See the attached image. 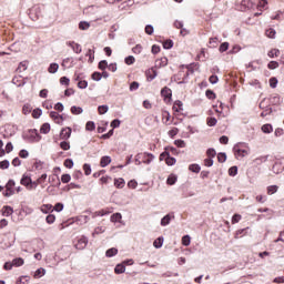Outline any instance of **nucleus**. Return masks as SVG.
I'll use <instances>...</instances> for the list:
<instances>
[{"label":"nucleus","instance_id":"obj_1","mask_svg":"<svg viewBox=\"0 0 284 284\" xmlns=\"http://www.w3.org/2000/svg\"><path fill=\"white\" fill-rule=\"evenodd\" d=\"M154 161V154L152 153H138L135 155V165H141V163H144L145 165H150Z\"/></svg>","mask_w":284,"mask_h":284},{"label":"nucleus","instance_id":"obj_2","mask_svg":"<svg viewBox=\"0 0 284 284\" xmlns=\"http://www.w3.org/2000/svg\"><path fill=\"white\" fill-rule=\"evenodd\" d=\"M233 152L236 159H243L244 156H247V154H250V146H247L245 143H237L233 148Z\"/></svg>","mask_w":284,"mask_h":284},{"label":"nucleus","instance_id":"obj_3","mask_svg":"<svg viewBox=\"0 0 284 284\" xmlns=\"http://www.w3.org/2000/svg\"><path fill=\"white\" fill-rule=\"evenodd\" d=\"M14 185H17L14 180H9L4 186L6 191L2 193L3 196L6 197L14 196Z\"/></svg>","mask_w":284,"mask_h":284},{"label":"nucleus","instance_id":"obj_4","mask_svg":"<svg viewBox=\"0 0 284 284\" xmlns=\"http://www.w3.org/2000/svg\"><path fill=\"white\" fill-rule=\"evenodd\" d=\"M239 8L241 12H245V10H252V8H254V2H252V0H242Z\"/></svg>","mask_w":284,"mask_h":284},{"label":"nucleus","instance_id":"obj_5","mask_svg":"<svg viewBox=\"0 0 284 284\" xmlns=\"http://www.w3.org/2000/svg\"><path fill=\"white\" fill-rule=\"evenodd\" d=\"M75 250H85L88 247V237L82 236L80 237L75 244H74Z\"/></svg>","mask_w":284,"mask_h":284},{"label":"nucleus","instance_id":"obj_6","mask_svg":"<svg viewBox=\"0 0 284 284\" xmlns=\"http://www.w3.org/2000/svg\"><path fill=\"white\" fill-rule=\"evenodd\" d=\"M72 136V129L71 128H64L60 132V139L61 141H68Z\"/></svg>","mask_w":284,"mask_h":284},{"label":"nucleus","instance_id":"obj_7","mask_svg":"<svg viewBox=\"0 0 284 284\" xmlns=\"http://www.w3.org/2000/svg\"><path fill=\"white\" fill-rule=\"evenodd\" d=\"M50 118L54 121V123H58V125H62L63 124V115L51 111L50 112Z\"/></svg>","mask_w":284,"mask_h":284},{"label":"nucleus","instance_id":"obj_8","mask_svg":"<svg viewBox=\"0 0 284 284\" xmlns=\"http://www.w3.org/2000/svg\"><path fill=\"white\" fill-rule=\"evenodd\" d=\"M161 97L164 98V101H170L172 99V89L168 88V87H164L161 90Z\"/></svg>","mask_w":284,"mask_h":284},{"label":"nucleus","instance_id":"obj_9","mask_svg":"<svg viewBox=\"0 0 284 284\" xmlns=\"http://www.w3.org/2000/svg\"><path fill=\"white\" fill-rule=\"evenodd\" d=\"M67 45H69V48H71L73 50V52H75V54H81V52H82L81 44H79L74 41H70V42H67Z\"/></svg>","mask_w":284,"mask_h":284},{"label":"nucleus","instance_id":"obj_10","mask_svg":"<svg viewBox=\"0 0 284 284\" xmlns=\"http://www.w3.org/2000/svg\"><path fill=\"white\" fill-rule=\"evenodd\" d=\"M156 69L150 68L145 71L146 81H154L156 79Z\"/></svg>","mask_w":284,"mask_h":284},{"label":"nucleus","instance_id":"obj_11","mask_svg":"<svg viewBox=\"0 0 284 284\" xmlns=\"http://www.w3.org/2000/svg\"><path fill=\"white\" fill-rule=\"evenodd\" d=\"M21 185H24L27 190H30V185L32 183V178L29 175L23 174L22 179L20 180Z\"/></svg>","mask_w":284,"mask_h":284},{"label":"nucleus","instance_id":"obj_12","mask_svg":"<svg viewBox=\"0 0 284 284\" xmlns=\"http://www.w3.org/2000/svg\"><path fill=\"white\" fill-rule=\"evenodd\" d=\"M112 163V158L104 155L101 158L100 160V166L101 168H108V165H110Z\"/></svg>","mask_w":284,"mask_h":284},{"label":"nucleus","instance_id":"obj_13","mask_svg":"<svg viewBox=\"0 0 284 284\" xmlns=\"http://www.w3.org/2000/svg\"><path fill=\"white\" fill-rule=\"evenodd\" d=\"M168 65V58L162 57L155 61V68H165Z\"/></svg>","mask_w":284,"mask_h":284},{"label":"nucleus","instance_id":"obj_14","mask_svg":"<svg viewBox=\"0 0 284 284\" xmlns=\"http://www.w3.org/2000/svg\"><path fill=\"white\" fill-rule=\"evenodd\" d=\"M12 214H14L12 206L6 205L2 207V216H12Z\"/></svg>","mask_w":284,"mask_h":284},{"label":"nucleus","instance_id":"obj_15","mask_svg":"<svg viewBox=\"0 0 284 284\" xmlns=\"http://www.w3.org/2000/svg\"><path fill=\"white\" fill-rule=\"evenodd\" d=\"M114 186L118 187V190H123V187H125V180H123V178L115 179Z\"/></svg>","mask_w":284,"mask_h":284},{"label":"nucleus","instance_id":"obj_16","mask_svg":"<svg viewBox=\"0 0 284 284\" xmlns=\"http://www.w3.org/2000/svg\"><path fill=\"white\" fill-rule=\"evenodd\" d=\"M173 112H183V102L178 100L173 103Z\"/></svg>","mask_w":284,"mask_h":284},{"label":"nucleus","instance_id":"obj_17","mask_svg":"<svg viewBox=\"0 0 284 284\" xmlns=\"http://www.w3.org/2000/svg\"><path fill=\"white\" fill-rule=\"evenodd\" d=\"M30 136H32L33 141L39 142L41 141V135L39 134V131L37 129L30 130Z\"/></svg>","mask_w":284,"mask_h":284},{"label":"nucleus","instance_id":"obj_18","mask_svg":"<svg viewBox=\"0 0 284 284\" xmlns=\"http://www.w3.org/2000/svg\"><path fill=\"white\" fill-rule=\"evenodd\" d=\"M262 132H264V134H272L274 128H272V124H264L262 125Z\"/></svg>","mask_w":284,"mask_h":284},{"label":"nucleus","instance_id":"obj_19","mask_svg":"<svg viewBox=\"0 0 284 284\" xmlns=\"http://www.w3.org/2000/svg\"><path fill=\"white\" fill-rule=\"evenodd\" d=\"M118 254H119V250H116L115 247L109 248L105 253L108 258H112V256H116Z\"/></svg>","mask_w":284,"mask_h":284},{"label":"nucleus","instance_id":"obj_20","mask_svg":"<svg viewBox=\"0 0 284 284\" xmlns=\"http://www.w3.org/2000/svg\"><path fill=\"white\" fill-rule=\"evenodd\" d=\"M24 263L26 261H23V258L21 257H17L12 260L13 267H21V265H23Z\"/></svg>","mask_w":284,"mask_h":284},{"label":"nucleus","instance_id":"obj_21","mask_svg":"<svg viewBox=\"0 0 284 284\" xmlns=\"http://www.w3.org/2000/svg\"><path fill=\"white\" fill-rule=\"evenodd\" d=\"M52 204H43L40 210L43 214H48L52 212Z\"/></svg>","mask_w":284,"mask_h":284},{"label":"nucleus","instance_id":"obj_22","mask_svg":"<svg viewBox=\"0 0 284 284\" xmlns=\"http://www.w3.org/2000/svg\"><path fill=\"white\" fill-rule=\"evenodd\" d=\"M190 172H194L195 174H199L201 172V165L199 164H190L189 165Z\"/></svg>","mask_w":284,"mask_h":284},{"label":"nucleus","instance_id":"obj_23","mask_svg":"<svg viewBox=\"0 0 284 284\" xmlns=\"http://www.w3.org/2000/svg\"><path fill=\"white\" fill-rule=\"evenodd\" d=\"M280 54H281V50L272 49L271 51H268L267 57H270V59H274V57H280Z\"/></svg>","mask_w":284,"mask_h":284},{"label":"nucleus","instance_id":"obj_24","mask_svg":"<svg viewBox=\"0 0 284 284\" xmlns=\"http://www.w3.org/2000/svg\"><path fill=\"white\" fill-rule=\"evenodd\" d=\"M108 214H112V209H102L97 212L98 216H105Z\"/></svg>","mask_w":284,"mask_h":284},{"label":"nucleus","instance_id":"obj_25","mask_svg":"<svg viewBox=\"0 0 284 284\" xmlns=\"http://www.w3.org/2000/svg\"><path fill=\"white\" fill-rule=\"evenodd\" d=\"M170 221H172V216L168 214L161 220V225L165 227V225H170Z\"/></svg>","mask_w":284,"mask_h":284},{"label":"nucleus","instance_id":"obj_26","mask_svg":"<svg viewBox=\"0 0 284 284\" xmlns=\"http://www.w3.org/2000/svg\"><path fill=\"white\" fill-rule=\"evenodd\" d=\"M41 276H45V271L44 268H38L34 272L33 278H41Z\"/></svg>","mask_w":284,"mask_h":284},{"label":"nucleus","instance_id":"obj_27","mask_svg":"<svg viewBox=\"0 0 284 284\" xmlns=\"http://www.w3.org/2000/svg\"><path fill=\"white\" fill-rule=\"evenodd\" d=\"M264 8H267V0H260L257 3V10H260V12H263Z\"/></svg>","mask_w":284,"mask_h":284},{"label":"nucleus","instance_id":"obj_28","mask_svg":"<svg viewBox=\"0 0 284 284\" xmlns=\"http://www.w3.org/2000/svg\"><path fill=\"white\" fill-rule=\"evenodd\" d=\"M115 274H123L125 272V265L118 264L114 268Z\"/></svg>","mask_w":284,"mask_h":284},{"label":"nucleus","instance_id":"obj_29","mask_svg":"<svg viewBox=\"0 0 284 284\" xmlns=\"http://www.w3.org/2000/svg\"><path fill=\"white\" fill-rule=\"evenodd\" d=\"M40 132L41 134H48L50 132V123L42 124V126L40 128Z\"/></svg>","mask_w":284,"mask_h":284},{"label":"nucleus","instance_id":"obj_30","mask_svg":"<svg viewBox=\"0 0 284 284\" xmlns=\"http://www.w3.org/2000/svg\"><path fill=\"white\" fill-rule=\"evenodd\" d=\"M277 192H278V186L277 185L267 186V194L268 195L276 194Z\"/></svg>","mask_w":284,"mask_h":284},{"label":"nucleus","instance_id":"obj_31","mask_svg":"<svg viewBox=\"0 0 284 284\" xmlns=\"http://www.w3.org/2000/svg\"><path fill=\"white\" fill-rule=\"evenodd\" d=\"M216 123H219L216 118H207L206 119V124L209 125V128H214V125H216Z\"/></svg>","mask_w":284,"mask_h":284},{"label":"nucleus","instance_id":"obj_32","mask_svg":"<svg viewBox=\"0 0 284 284\" xmlns=\"http://www.w3.org/2000/svg\"><path fill=\"white\" fill-rule=\"evenodd\" d=\"M122 215L121 213H114L111 215V223H119V221H121Z\"/></svg>","mask_w":284,"mask_h":284},{"label":"nucleus","instance_id":"obj_33","mask_svg":"<svg viewBox=\"0 0 284 284\" xmlns=\"http://www.w3.org/2000/svg\"><path fill=\"white\" fill-rule=\"evenodd\" d=\"M97 129V125L94 124V122L89 121L85 124V130H88L89 132H94V130Z\"/></svg>","mask_w":284,"mask_h":284},{"label":"nucleus","instance_id":"obj_34","mask_svg":"<svg viewBox=\"0 0 284 284\" xmlns=\"http://www.w3.org/2000/svg\"><path fill=\"white\" fill-rule=\"evenodd\" d=\"M60 148L61 150H64V151L70 150V141L63 140L62 142H60Z\"/></svg>","mask_w":284,"mask_h":284},{"label":"nucleus","instance_id":"obj_35","mask_svg":"<svg viewBox=\"0 0 284 284\" xmlns=\"http://www.w3.org/2000/svg\"><path fill=\"white\" fill-rule=\"evenodd\" d=\"M266 37H268V39H274V37H276V30L270 28L265 31Z\"/></svg>","mask_w":284,"mask_h":284},{"label":"nucleus","instance_id":"obj_36","mask_svg":"<svg viewBox=\"0 0 284 284\" xmlns=\"http://www.w3.org/2000/svg\"><path fill=\"white\" fill-rule=\"evenodd\" d=\"M153 246L156 247V250H159L160 247H163V237H158V239L153 242Z\"/></svg>","mask_w":284,"mask_h":284},{"label":"nucleus","instance_id":"obj_37","mask_svg":"<svg viewBox=\"0 0 284 284\" xmlns=\"http://www.w3.org/2000/svg\"><path fill=\"white\" fill-rule=\"evenodd\" d=\"M59 70V64L58 63H51L48 71L50 74H54Z\"/></svg>","mask_w":284,"mask_h":284},{"label":"nucleus","instance_id":"obj_38","mask_svg":"<svg viewBox=\"0 0 284 284\" xmlns=\"http://www.w3.org/2000/svg\"><path fill=\"white\" fill-rule=\"evenodd\" d=\"M57 221V216L54 214H49L47 217H45V222L49 224V225H52V223H54Z\"/></svg>","mask_w":284,"mask_h":284},{"label":"nucleus","instance_id":"obj_39","mask_svg":"<svg viewBox=\"0 0 284 284\" xmlns=\"http://www.w3.org/2000/svg\"><path fill=\"white\" fill-rule=\"evenodd\" d=\"M63 165H64V168L72 170V168H74V162L72 161V159H67V160H64Z\"/></svg>","mask_w":284,"mask_h":284},{"label":"nucleus","instance_id":"obj_40","mask_svg":"<svg viewBox=\"0 0 284 284\" xmlns=\"http://www.w3.org/2000/svg\"><path fill=\"white\" fill-rule=\"evenodd\" d=\"M173 45H174V42H172V40H165L163 42V49L164 50H170L171 48H173Z\"/></svg>","mask_w":284,"mask_h":284},{"label":"nucleus","instance_id":"obj_41","mask_svg":"<svg viewBox=\"0 0 284 284\" xmlns=\"http://www.w3.org/2000/svg\"><path fill=\"white\" fill-rule=\"evenodd\" d=\"M132 52L133 54H141V52H143V47L141 44H136L132 48Z\"/></svg>","mask_w":284,"mask_h":284},{"label":"nucleus","instance_id":"obj_42","mask_svg":"<svg viewBox=\"0 0 284 284\" xmlns=\"http://www.w3.org/2000/svg\"><path fill=\"white\" fill-rule=\"evenodd\" d=\"M190 243H191V237L190 235H184L182 237V245H184L185 247L190 246Z\"/></svg>","mask_w":284,"mask_h":284},{"label":"nucleus","instance_id":"obj_43","mask_svg":"<svg viewBox=\"0 0 284 284\" xmlns=\"http://www.w3.org/2000/svg\"><path fill=\"white\" fill-rule=\"evenodd\" d=\"M236 174H239V168L237 166H231L229 169V175L230 176H236Z\"/></svg>","mask_w":284,"mask_h":284},{"label":"nucleus","instance_id":"obj_44","mask_svg":"<svg viewBox=\"0 0 284 284\" xmlns=\"http://www.w3.org/2000/svg\"><path fill=\"white\" fill-rule=\"evenodd\" d=\"M217 161L219 163H225V161H227V155L225 153H219Z\"/></svg>","mask_w":284,"mask_h":284},{"label":"nucleus","instance_id":"obj_45","mask_svg":"<svg viewBox=\"0 0 284 284\" xmlns=\"http://www.w3.org/2000/svg\"><path fill=\"white\" fill-rule=\"evenodd\" d=\"M83 171H84L85 176H90V174H92V168L90 166V164H84Z\"/></svg>","mask_w":284,"mask_h":284},{"label":"nucleus","instance_id":"obj_46","mask_svg":"<svg viewBox=\"0 0 284 284\" xmlns=\"http://www.w3.org/2000/svg\"><path fill=\"white\" fill-rule=\"evenodd\" d=\"M82 112H83V109L81 106H71L72 114H81Z\"/></svg>","mask_w":284,"mask_h":284},{"label":"nucleus","instance_id":"obj_47","mask_svg":"<svg viewBox=\"0 0 284 284\" xmlns=\"http://www.w3.org/2000/svg\"><path fill=\"white\" fill-rule=\"evenodd\" d=\"M165 163L166 165H174L176 163V159L170 156L169 154V156L165 158Z\"/></svg>","mask_w":284,"mask_h":284},{"label":"nucleus","instance_id":"obj_48","mask_svg":"<svg viewBox=\"0 0 284 284\" xmlns=\"http://www.w3.org/2000/svg\"><path fill=\"white\" fill-rule=\"evenodd\" d=\"M169 136L171 139H174L176 136V134H179V129L178 128H173L168 132Z\"/></svg>","mask_w":284,"mask_h":284},{"label":"nucleus","instance_id":"obj_49","mask_svg":"<svg viewBox=\"0 0 284 284\" xmlns=\"http://www.w3.org/2000/svg\"><path fill=\"white\" fill-rule=\"evenodd\" d=\"M10 168V162L8 160L0 162V170H8Z\"/></svg>","mask_w":284,"mask_h":284},{"label":"nucleus","instance_id":"obj_50","mask_svg":"<svg viewBox=\"0 0 284 284\" xmlns=\"http://www.w3.org/2000/svg\"><path fill=\"white\" fill-rule=\"evenodd\" d=\"M124 61H125L126 65H133V63L136 61V59H134L133 55H129L125 58Z\"/></svg>","mask_w":284,"mask_h":284},{"label":"nucleus","instance_id":"obj_51","mask_svg":"<svg viewBox=\"0 0 284 284\" xmlns=\"http://www.w3.org/2000/svg\"><path fill=\"white\" fill-rule=\"evenodd\" d=\"M206 156H209V159H214V156H216V150L214 149H209L206 151Z\"/></svg>","mask_w":284,"mask_h":284},{"label":"nucleus","instance_id":"obj_52","mask_svg":"<svg viewBox=\"0 0 284 284\" xmlns=\"http://www.w3.org/2000/svg\"><path fill=\"white\" fill-rule=\"evenodd\" d=\"M71 180H72V176H70V174H62L61 176L62 183H70Z\"/></svg>","mask_w":284,"mask_h":284},{"label":"nucleus","instance_id":"obj_53","mask_svg":"<svg viewBox=\"0 0 284 284\" xmlns=\"http://www.w3.org/2000/svg\"><path fill=\"white\" fill-rule=\"evenodd\" d=\"M78 88H80V90H85V88H88V81L85 80H80L78 82Z\"/></svg>","mask_w":284,"mask_h":284},{"label":"nucleus","instance_id":"obj_54","mask_svg":"<svg viewBox=\"0 0 284 284\" xmlns=\"http://www.w3.org/2000/svg\"><path fill=\"white\" fill-rule=\"evenodd\" d=\"M267 68H268V70H276V68H278V62L271 61V62H268Z\"/></svg>","mask_w":284,"mask_h":284},{"label":"nucleus","instance_id":"obj_55","mask_svg":"<svg viewBox=\"0 0 284 284\" xmlns=\"http://www.w3.org/2000/svg\"><path fill=\"white\" fill-rule=\"evenodd\" d=\"M168 185H174L176 183V176L175 175H170L166 180Z\"/></svg>","mask_w":284,"mask_h":284},{"label":"nucleus","instance_id":"obj_56","mask_svg":"<svg viewBox=\"0 0 284 284\" xmlns=\"http://www.w3.org/2000/svg\"><path fill=\"white\" fill-rule=\"evenodd\" d=\"M229 48H230V43H227V42H224V43H222L221 45H220V52H227V50H229Z\"/></svg>","mask_w":284,"mask_h":284},{"label":"nucleus","instance_id":"obj_57","mask_svg":"<svg viewBox=\"0 0 284 284\" xmlns=\"http://www.w3.org/2000/svg\"><path fill=\"white\" fill-rule=\"evenodd\" d=\"M22 112L23 114H30V112H32V106H30V104H24L22 108Z\"/></svg>","mask_w":284,"mask_h":284},{"label":"nucleus","instance_id":"obj_58","mask_svg":"<svg viewBox=\"0 0 284 284\" xmlns=\"http://www.w3.org/2000/svg\"><path fill=\"white\" fill-rule=\"evenodd\" d=\"M108 110H109L108 105H100L98 108L99 114H105L108 112Z\"/></svg>","mask_w":284,"mask_h":284},{"label":"nucleus","instance_id":"obj_59","mask_svg":"<svg viewBox=\"0 0 284 284\" xmlns=\"http://www.w3.org/2000/svg\"><path fill=\"white\" fill-rule=\"evenodd\" d=\"M41 114H42L41 109H36L32 111L33 119H39V116H41Z\"/></svg>","mask_w":284,"mask_h":284},{"label":"nucleus","instance_id":"obj_60","mask_svg":"<svg viewBox=\"0 0 284 284\" xmlns=\"http://www.w3.org/2000/svg\"><path fill=\"white\" fill-rule=\"evenodd\" d=\"M268 83L271 88H276V85H278V80L276 78H271Z\"/></svg>","mask_w":284,"mask_h":284},{"label":"nucleus","instance_id":"obj_61","mask_svg":"<svg viewBox=\"0 0 284 284\" xmlns=\"http://www.w3.org/2000/svg\"><path fill=\"white\" fill-rule=\"evenodd\" d=\"M90 28V23H88V22H80L79 23V29L80 30H88Z\"/></svg>","mask_w":284,"mask_h":284},{"label":"nucleus","instance_id":"obj_62","mask_svg":"<svg viewBox=\"0 0 284 284\" xmlns=\"http://www.w3.org/2000/svg\"><path fill=\"white\" fill-rule=\"evenodd\" d=\"M174 145H176V148H185V141H183V140H175L174 141Z\"/></svg>","mask_w":284,"mask_h":284},{"label":"nucleus","instance_id":"obj_63","mask_svg":"<svg viewBox=\"0 0 284 284\" xmlns=\"http://www.w3.org/2000/svg\"><path fill=\"white\" fill-rule=\"evenodd\" d=\"M105 68H108V61L106 60H102L99 62V70H105Z\"/></svg>","mask_w":284,"mask_h":284},{"label":"nucleus","instance_id":"obj_64","mask_svg":"<svg viewBox=\"0 0 284 284\" xmlns=\"http://www.w3.org/2000/svg\"><path fill=\"white\" fill-rule=\"evenodd\" d=\"M19 156H20V159H28V156H30V153H28V151H26V150H21L19 152Z\"/></svg>","mask_w":284,"mask_h":284}]
</instances>
